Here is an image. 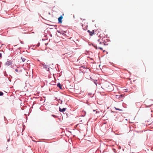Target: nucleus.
<instances>
[{
    "label": "nucleus",
    "mask_w": 153,
    "mask_h": 153,
    "mask_svg": "<svg viewBox=\"0 0 153 153\" xmlns=\"http://www.w3.org/2000/svg\"><path fill=\"white\" fill-rule=\"evenodd\" d=\"M92 43H89V45H92V44H91Z\"/></svg>",
    "instance_id": "f704fd0d"
},
{
    "label": "nucleus",
    "mask_w": 153,
    "mask_h": 153,
    "mask_svg": "<svg viewBox=\"0 0 153 153\" xmlns=\"http://www.w3.org/2000/svg\"><path fill=\"white\" fill-rule=\"evenodd\" d=\"M98 48L100 49V50H102V47H99Z\"/></svg>",
    "instance_id": "a878e982"
},
{
    "label": "nucleus",
    "mask_w": 153,
    "mask_h": 153,
    "mask_svg": "<svg viewBox=\"0 0 153 153\" xmlns=\"http://www.w3.org/2000/svg\"><path fill=\"white\" fill-rule=\"evenodd\" d=\"M62 102H63V101L62 100H60V102L59 101V102L60 104H62Z\"/></svg>",
    "instance_id": "b1692460"
},
{
    "label": "nucleus",
    "mask_w": 153,
    "mask_h": 153,
    "mask_svg": "<svg viewBox=\"0 0 153 153\" xmlns=\"http://www.w3.org/2000/svg\"><path fill=\"white\" fill-rule=\"evenodd\" d=\"M31 108H33V106L31 107Z\"/></svg>",
    "instance_id": "3c124183"
},
{
    "label": "nucleus",
    "mask_w": 153,
    "mask_h": 153,
    "mask_svg": "<svg viewBox=\"0 0 153 153\" xmlns=\"http://www.w3.org/2000/svg\"><path fill=\"white\" fill-rule=\"evenodd\" d=\"M115 109H116V110H119V111H123V110L121 109H120V108H117L116 107H114Z\"/></svg>",
    "instance_id": "9b49d317"
},
{
    "label": "nucleus",
    "mask_w": 153,
    "mask_h": 153,
    "mask_svg": "<svg viewBox=\"0 0 153 153\" xmlns=\"http://www.w3.org/2000/svg\"><path fill=\"white\" fill-rule=\"evenodd\" d=\"M55 83L53 81H51V82L49 83V84L50 85H55Z\"/></svg>",
    "instance_id": "9d476101"
},
{
    "label": "nucleus",
    "mask_w": 153,
    "mask_h": 153,
    "mask_svg": "<svg viewBox=\"0 0 153 153\" xmlns=\"http://www.w3.org/2000/svg\"><path fill=\"white\" fill-rule=\"evenodd\" d=\"M50 36L51 37H52V35L51 34H50Z\"/></svg>",
    "instance_id": "c9c22d12"
},
{
    "label": "nucleus",
    "mask_w": 153,
    "mask_h": 153,
    "mask_svg": "<svg viewBox=\"0 0 153 153\" xmlns=\"http://www.w3.org/2000/svg\"><path fill=\"white\" fill-rule=\"evenodd\" d=\"M100 41V39H98V40H97V41H98V42H99Z\"/></svg>",
    "instance_id": "ea45409f"
},
{
    "label": "nucleus",
    "mask_w": 153,
    "mask_h": 153,
    "mask_svg": "<svg viewBox=\"0 0 153 153\" xmlns=\"http://www.w3.org/2000/svg\"><path fill=\"white\" fill-rule=\"evenodd\" d=\"M7 79H8L9 80V81L10 82H11V79L10 78V77H8L7 78Z\"/></svg>",
    "instance_id": "393cba45"
},
{
    "label": "nucleus",
    "mask_w": 153,
    "mask_h": 153,
    "mask_svg": "<svg viewBox=\"0 0 153 153\" xmlns=\"http://www.w3.org/2000/svg\"><path fill=\"white\" fill-rule=\"evenodd\" d=\"M83 113H84L85 114V115H82V117H84L85 116V115H86V112L85 111H83Z\"/></svg>",
    "instance_id": "aec40b11"
},
{
    "label": "nucleus",
    "mask_w": 153,
    "mask_h": 153,
    "mask_svg": "<svg viewBox=\"0 0 153 153\" xmlns=\"http://www.w3.org/2000/svg\"><path fill=\"white\" fill-rule=\"evenodd\" d=\"M10 76L11 77V78H12V76Z\"/></svg>",
    "instance_id": "5fc2aeb1"
},
{
    "label": "nucleus",
    "mask_w": 153,
    "mask_h": 153,
    "mask_svg": "<svg viewBox=\"0 0 153 153\" xmlns=\"http://www.w3.org/2000/svg\"><path fill=\"white\" fill-rule=\"evenodd\" d=\"M100 113V112L99 111H96V113L97 114V113Z\"/></svg>",
    "instance_id": "72a5a7b5"
},
{
    "label": "nucleus",
    "mask_w": 153,
    "mask_h": 153,
    "mask_svg": "<svg viewBox=\"0 0 153 153\" xmlns=\"http://www.w3.org/2000/svg\"><path fill=\"white\" fill-rule=\"evenodd\" d=\"M50 66V64L47 65H45L44 67H43V68L46 69L47 71H49Z\"/></svg>",
    "instance_id": "f03ea898"
},
{
    "label": "nucleus",
    "mask_w": 153,
    "mask_h": 153,
    "mask_svg": "<svg viewBox=\"0 0 153 153\" xmlns=\"http://www.w3.org/2000/svg\"><path fill=\"white\" fill-rule=\"evenodd\" d=\"M103 43L104 45H108V43H107V42L105 41L104 43Z\"/></svg>",
    "instance_id": "f3484780"
},
{
    "label": "nucleus",
    "mask_w": 153,
    "mask_h": 153,
    "mask_svg": "<svg viewBox=\"0 0 153 153\" xmlns=\"http://www.w3.org/2000/svg\"><path fill=\"white\" fill-rule=\"evenodd\" d=\"M57 87H58V88H59L60 89H62V85L61 84H60V83L59 82L57 84Z\"/></svg>",
    "instance_id": "0eeeda50"
},
{
    "label": "nucleus",
    "mask_w": 153,
    "mask_h": 153,
    "mask_svg": "<svg viewBox=\"0 0 153 153\" xmlns=\"http://www.w3.org/2000/svg\"><path fill=\"white\" fill-rule=\"evenodd\" d=\"M97 80H95L94 82V83L96 85H97Z\"/></svg>",
    "instance_id": "5701e85b"
},
{
    "label": "nucleus",
    "mask_w": 153,
    "mask_h": 153,
    "mask_svg": "<svg viewBox=\"0 0 153 153\" xmlns=\"http://www.w3.org/2000/svg\"><path fill=\"white\" fill-rule=\"evenodd\" d=\"M63 15H61L58 18V23L59 24H61L62 22V19H63Z\"/></svg>",
    "instance_id": "f257e3e1"
},
{
    "label": "nucleus",
    "mask_w": 153,
    "mask_h": 153,
    "mask_svg": "<svg viewBox=\"0 0 153 153\" xmlns=\"http://www.w3.org/2000/svg\"><path fill=\"white\" fill-rule=\"evenodd\" d=\"M88 94L89 95H91V93H89Z\"/></svg>",
    "instance_id": "e433bc0d"
},
{
    "label": "nucleus",
    "mask_w": 153,
    "mask_h": 153,
    "mask_svg": "<svg viewBox=\"0 0 153 153\" xmlns=\"http://www.w3.org/2000/svg\"><path fill=\"white\" fill-rule=\"evenodd\" d=\"M10 141V139L9 138L7 140V142H9Z\"/></svg>",
    "instance_id": "473e14b6"
},
{
    "label": "nucleus",
    "mask_w": 153,
    "mask_h": 153,
    "mask_svg": "<svg viewBox=\"0 0 153 153\" xmlns=\"http://www.w3.org/2000/svg\"><path fill=\"white\" fill-rule=\"evenodd\" d=\"M103 43H102V41L100 42V43H99V44H102Z\"/></svg>",
    "instance_id": "7c9ffc66"
},
{
    "label": "nucleus",
    "mask_w": 153,
    "mask_h": 153,
    "mask_svg": "<svg viewBox=\"0 0 153 153\" xmlns=\"http://www.w3.org/2000/svg\"><path fill=\"white\" fill-rule=\"evenodd\" d=\"M111 86L112 87V85H111Z\"/></svg>",
    "instance_id": "6e6d98bb"
},
{
    "label": "nucleus",
    "mask_w": 153,
    "mask_h": 153,
    "mask_svg": "<svg viewBox=\"0 0 153 153\" xmlns=\"http://www.w3.org/2000/svg\"><path fill=\"white\" fill-rule=\"evenodd\" d=\"M57 32L59 33H60L61 34H62L63 36L65 35V33L67 32L66 31H63V30H57Z\"/></svg>",
    "instance_id": "7ed1b4c3"
},
{
    "label": "nucleus",
    "mask_w": 153,
    "mask_h": 153,
    "mask_svg": "<svg viewBox=\"0 0 153 153\" xmlns=\"http://www.w3.org/2000/svg\"><path fill=\"white\" fill-rule=\"evenodd\" d=\"M87 32L89 33V35L90 36H93V34H94V30H93L92 31H90V30H88Z\"/></svg>",
    "instance_id": "39448f33"
},
{
    "label": "nucleus",
    "mask_w": 153,
    "mask_h": 153,
    "mask_svg": "<svg viewBox=\"0 0 153 153\" xmlns=\"http://www.w3.org/2000/svg\"><path fill=\"white\" fill-rule=\"evenodd\" d=\"M2 56V54L1 53H0V58Z\"/></svg>",
    "instance_id": "cd10ccee"
},
{
    "label": "nucleus",
    "mask_w": 153,
    "mask_h": 153,
    "mask_svg": "<svg viewBox=\"0 0 153 153\" xmlns=\"http://www.w3.org/2000/svg\"><path fill=\"white\" fill-rule=\"evenodd\" d=\"M40 45V43L39 42H38L37 44L36 45V46L38 47Z\"/></svg>",
    "instance_id": "412c9836"
},
{
    "label": "nucleus",
    "mask_w": 153,
    "mask_h": 153,
    "mask_svg": "<svg viewBox=\"0 0 153 153\" xmlns=\"http://www.w3.org/2000/svg\"><path fill=\"white\" fill-rule=\"evenodd\" d=\"M150 106H151V105H149V106H146V107H150Z\"/></svg>",
    "instance_id": "58836bf2"
},
{
    "label": "nucleus",
    "mask_w": 153,
    "mask_h": 153,
    "mask_svg": "<svg viewBox=\"0 0 153 153\" xmlns=\"http://www.w3.org/2000/svg\"><path fill=\"white\" fill-rule=\"evenodd\" d=\"M75 16H74V18Z\"/></svg>",
    "instance_id": "8fccbe9b"
},
{
    "label": "nucleus",
    "mask_w": 153,
    "mask_h": 153,
    "mask_svg": "<svg viewBox=\"0 0 153 153\" xmlns=\"http://www.w3.org/2000/svg\"><path fill=\"white\" fill-rule=\"evenodd\" d=\"M101 88H102L103 89H104V88H102V87H101Z\"/></svg>",
    "instance_id": "49530a36"
},
{
    "label": "nucleus",
    "mask_w": 153,
    "mask_h": 153,
    "mask_svg": "<svg viewBox=\"0 0 153 153\" xmlns=\"http://www.w3.org/2000/svg\"><path fill=\"white\" fill-rule=\"evenodd\" d=\"M20 43H21V44H24V42H23V41H20Z\"/></svg>",
    "instance_id": "c756f323"
},
{
    "label": "nucleus",
    "mask_w": 153,
    "mask_h": 153,
    "mask_svg": "<svg viewBox=\"0 0 153 153\" xmlns=\"http://www.w3.org/2000/svg\"><path fill=\"white\" fill-rule=\"evenodd\" d=\"M123 151H124V149H123Z\"/></svg>",
    "instance_id": "09e8293b"
},
{
    "label": "nucleus",
    "mask_w": 153,
    "mask_h": 153,
    "mask_svg": "<svg viewBox=\"0 0 153 153\" xmlns=\"http://www.w3.org/2000/svg\"><path fill=\"white\" fill-rule=\"evenodd\" d=\"M46 35L45 36L46 37Z\"/></svg>",
    "instance_id": "603ef678"
},
{
    "label": "nucleus",
    "mask_w": 153,
    "mask_h": 153,
    "mask_svg": "<svg viewBox=\"0 0 153 153\" xmlns=\"http://www.w3.org/2000/svg\"><path fill=\"white\" fill-rule=\"evenodd\" d=\"M56 100L57 101H58V102H59V100L60 101V100H61L60 99H57V98L56 97Z\"/></svg>",
    "instance_id": "4be33fe9"
},
{
    "label": "nucleus",
    "mask_w": 153,
    "mask_h": 153,
    "mask_svg": "<svg viewBox=\"0 0 153 153\" xmlns=\"http://www.w3.org/2000/svg\"><path fill=\"white\" fill-rule=\"evenodd\" d=\"M4 119H6V117H4Z\"/></svg>",
    "instance_id": "c03bdc74"
},
{
    "label": "nucleus",
    "mask_w": 153,
    "mask_h": 153,
    "mask_svg": "<svg viewBox=\"0 0 153 153\" xmlns=\"http://www.w3.org/2000/svg\"><path fill=\"white\" fill-rule=\"evenodd\" d=\"M116 98H117L120 99V100L121 99V98H123L124 96L123 94H121L120 95H116Z\"/></svg>",
    "instance_id": "6e6552de"
},
{
    "label": "nucleus",
    "mask_w": 153,
    "mask_h": 153,
    "mask_svg": "<svg viewBox=\"0 0 153 153\" xmlns=\"http://www.w3.org/2000/svg\"><path fill=\"white\" fill-rule=\"evenodd\" d=\"M4 75L5 76H7V74H6V71H4Z\"/></svg>",
    "instance_id": "2eb2a0df"
},
{
    "label": "nucleus",
    "mask_w": 153,
    "mask_h": 153,
    "mask_svg": "<svg viewBox=\"0 0 153 153\" xmlns=\"http://www.w3.org/2000/svg\"><path fill=\"white\" fill-rule=\"evenodd\" d=\"M51 26H54L55 27H56L57 26V25H51Z\"/></svg>",
    "instance_id": "2f4dec72"
},
{
    "label": "nucleus",
    "mask_w": 153,
    "mask_h": 153,
    "mask_svg": "<svg viewBox=\"0 0 153 153\" xmlns=\"http://www.w3.org/2000/svg\"><path fill=\"white\" fill-rule=\"evenodd\" d=\"M4 95V93L1 91H0V96H2Z\"/></svg>",
    "instance_id": "dca6fc26"
},
{
    "label": "nucleus",
    "mask_w": 153,
    "mask_h": 153,
    "mask_svg": "<svg viewBox=\"0 0 153 153\" xmlns=\"http://www.w3.org/2000/svg\"><path fill=\"white\" fill-rule=\"evenodd\" d=\"M38 61H39V62H40V61L39 60V59H38Z\"/></svg>",
    "instance_id": "a18cd8bd"
},
{
    "label": "nucleus",
    "mask_w": 153,
    "mask_h": 153,
    "mask_svg": "<svg viewBox=\"0 0 153 153\" xmlns=\"http://www.w3.org/2000/svg\"><path fill=\"white\" fill-rule=\"evenodd\" d=\"M21 47L19 48V50H20V49H21Z\"/></svg>",
    "instance_id": "a19ab883"
},
{
    "label": "nucleus",
    "mask_w": 153,
    "mask_h": 153,
    "mask_svg": "<svg viewBox=\"0 0 153 153\" xmlns=\"http://www.w3.org/2000/svg\"><path fill=\"white\" fill-rule=\"evenodd\" d=\"M59 110L60 112H64L67 109L66 108H63L62 109L60 107L59 108Z\"/></svg>",
    "instance_id": "20e7f679"
},
{
    "label": "nucleus",
    "mask_w": 153,
    "mask_h": 153,
    "mask_svg": "<svg viewBox=\"0 0 153 153\" xmlns=\"http://www.w3.org/2000/svg\"><path fill=\"white\" fill-rule=\"evenodd\" d=\"M103 52H106V51L105 50H103Z\"/></svg>",
    "instance_id": "4c0bfd02"
},
{
    "label": "nucleus",
    "mask_w": 153,
    "mask_h": 153,
    "mask_svg": "<svg viewBox=\"0 0 153 153\" xmlns=\"http://www.w3.org/2000/svg\"><path fill=\"white\" fill-rule=\"evenodd\" d=\"M92 45L95 48L97 49V47L96 45H95L93 43H91Z\"/></svg>",
    "instance_id": "1a4fd4ad"
},
{
    "label": "nucleus",
    "mask_w": 153,
    "mask_h": 153,
    "mask_svg": "<svg viewBox=\"0 0 153 153\" xmlns=\"http://www.w3.org/2000/svg\"><path fill=\"white\" fill-rule=\"evenodd\" d=\"M51 116L53 117H54V118H56V117H57L58 116H56L55 115H54V114H52L51 115Z\"/></svg>",
    "instance_id": "6ab92c4d"
},
{
    "label": "nucleus",
    "mask_w": 153,
    "mask_h": 153,
    "mask_svg": "<svg viewBox=\"0 0 153 153\" xmlns=\"http://www.w3.org/2000/svg\"><path fill=\"white\" fill-rule=\"evenodd\" d=\"M96 111V110H94L93 111Z\"/></svg>",
    "instance_id": "79ce46f5"
},
{
    "label": "nucleus",
    "mask_w": 153,
    "mask_h": 153,
    "mask_svg": "<svg viewBox=\"0 0 153 153\" xmlns=\"http://www.w3.org/2000/svg\"><path fill=\"white\" fill-rule=\"evenodd\" d=\"M106 54H108V52L106 51Z\"/></svg>",
    "instance_id": "37998d69"
},
{
    "label": "nucleus",
    "mask_w": 153,
    "mask_h": 153,
    "mask_svg": "<svg viewBox=\"0 0 153 153\" xmlns=\"http://www.w3.org/2000/svg\"><path fill=\"white\" fill-rule=\"evenodd\" d=\"M40 65H42L43 66V67H44V66L45 65H45V63H42V62L40 63Z\"/></svg>",
    "instance_id": "a211bd4d"
},
{
    "label": "nucleus",
    "mask_w": 153,
    "mask_h": 153,
    "mask_svg": "<svg viewBox=\"0 0 153 153\" xmlns=\"http://www.w3.org/2000/svg\"><path fill=\"white\" fill-rule=\"evenodd\" d=\"M21 59L22 60V61L23 62H24L25 61V60H26L25 59V58H23V57H21Z\"/></svg>",
    "instance_id": "f8f14e48"
},
{
    "label": "nucleus",
    "mask_w": 153,
    "mask_h": 153,
    "mask_svg": "<svg viewBox=\"0 0 153 153\" xmlns=\"http://www.w3.org/2000/svg\"><path fill=\"white\" fill-rule=\"evenodd\" d=\"M16 72H18V70L17 69H16L15 70Z\"/></svg>",
    "instance_id": "c85d7f7f"
},
{
    "label": "nucleus",
    "mask_w": 153,
    "mask_h": 153,
    "mask_svg": "<svg viewBox=\"0 0 153 153\" xmlns=\"http://www.w3.org/2000/svg\"><path fill=\"white\" fill-rule=\"evenodd\" d=\"M12 64V62L8 61H7L5 63L6 65L7 66L11 65Z\"/></svg>",
    "instance_id": "423d86ee"
},
{
    "label": "nucleus",
    "mask_w": 153,
    "mask_h": 153,
    "mask_svg": "<svg viewBox=\"0 0 153 153\" xmlns=\"http://www.w3.org/2000/svg\"><path fill=\"white\" fill-rule=\"evenodd\" d=\"M80 68V70H82V68L85 69H86V68L85 67L83 66H81Z\"/></svg>",
    "instance_id": "4468645a"
},
{
    "label": "nucleus",
    "mask_w": 153,
    "mask_h": 153,
    "mask_svg": "<svg viewBox=\"0 0 153 153\" xmlns=\"http://www.w3.org/2000/svg\"><path fill=\"white\" fill-rule=\"evenodd\" d=\"M115 150V149H113V150Z\"/></svg>",
    "instance_id": "de8ad7c7"
},
{
    "label": "nucleus",
    "mask_w": 153,
    "mask_h": 153,
    "mask_svg": "<svg viewBox=\"0 0 153 153\" xmlns=\"http://www.w3.org/2000/svg\"><path fill=\"white\" fill-rule=\"evenodd\" d=\"M121 149V147L120 146H119L118 147V149Z\"/></svg>",
    "instance_id": "bb28decb"
},
{
    "label": "nucleus",
    "mask_w": 153,
    "mask_h": 153,
    "mask_svg": "<svg viewBox=\"0 0 153 153\" xmlns=\"http://www.w3.org/2000/svg\"><path fill=\"white\" fill-rule=\"evenodd\" d=\"M105 38L104 37V38H102V42L103 43H104L105 41Z\"/></svg>",
    "instance_id": "ddd939ff"
},
{
    "label": "nucleus",
    "mask_w": 153,
    "mask_h": 153,
    "mask_svg": "<svg viewBox=\"0 0 153 153\" xmlns=\"http://www.w3.org/2000/svg\"><path fill=\"white\" fill-rule=\"evenodd\" d=\"M40 16H41V17H42L41 16V15H40Z\"/></svg>",
    "instance_id": "864d4df0"
}]
</instances>
